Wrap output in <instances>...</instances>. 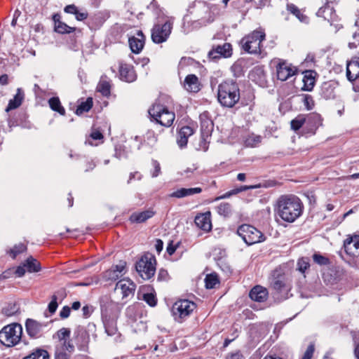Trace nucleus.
I'll return each mask as SVG.
<instances>
[{
    "label": "nucleus",
    "instance_id": "nucleus-1",
    "mask_svg": "<svg viewBox=\"0 0 359 359\" xmlns=\"http://www.w3.org/2000/svg\"><path fill=\"white\" fill-rule=\"evenodd\" d=\"M304 210L301 200L295 195H283L276 203L275 211L283 221L292 223L299 218Z\"/></svg>",
    "mask_w": 359,
    "mask_h": 359
},
{
    "label": "nucleus",
    "instance_id": "nucleus-2",
    "mask_svg": "<svg viewBox=\"0 0 359 359\" xmlns=\"http://www.w3.org/2000/svg\"><path fill=\"white\" fill-rule=\"evenodd\" d=\"M217 100L222 106L233 107L240 100V90L237 83L226 81L218 86Z\"/></svg>",
    "mask_w": 359,
    "mask_h": 359
},
{
    "label": "nucleus",
    "instance_id": "nucleus-3",
    "mask_svg": "<svg viewBox=\"0 0 359 359\" xmlns=\"http://www.w3.org/2000/svg\"><path fill=\"white\" fill-rule=\"evenodd\" d=\"M22 326L18 323H11L4 326L0 331V343L7 347L17 345L21 339Z\"/></svg>",
    "mask_w": 359,
    "mask_h": 359
},
{
    "label": "nucleus",
    "instance_id": "nucleus-4",
    "mask_svg": "<svg viewBox=\"0 0 359 359\" xmlns=\"http://www.w3.org/2000/svg\"><path fill=\"white\" fill-rule=\"evenodd\" d=\"M265 39V33L262 30H255L244 36L241 41L242 48L250 54L261 53V43Z\"/></svg>",
    "mask_w": 359,
    "mask_h": 359
},
{
    "label": "nucleus",
    "instance_id": "nucleus-5",
    "mask_svg": "<svg viewBox=\"0 0 359 359\" xmlns=\"http://www.w3.org/2000/svg\"><path fill=\"white\" fill-rule=\"evenodd\" d=\"M149 114L157 123L165 127H170L175 118L173 111L159 103H155L149 109Z\"/></svg>",
    "mask_w": 359,
    "mask_h": 359
},
{
    "label": "nucleus",
    "instance_id": "nucleus-6",
    "mask_svg": "<svg viewBox=\"0 0 359 359\" xmlns=\"http://www.w3.org/2000/svg\"><path fill=\"white\" fill-rule=\"evenodd\" d=\"M237 233L248 245L262 242L265 239L259 230L249 224L241 225L237 229Z\"/></svg>",
    "mask_w": 359,
    "mask_h": 359
},
{
    "label": "nucleus",
    "instance_id": "nucleus-7",
    "mask_svg": "<svg viewBox=\"0 0 359 359\" xmlns=\"http://www.w3.org/2000/svg\"><path fill=\"white\" fill-rule=\"evenodd\" d=\"M273 290V294L276 298L279 299H286L288 298V294L292 288V284L290 279L284 275H280L274 277L271 283Z\"/></svg>",
    "mask_w": 359,
    "mask_h": 359
},
{
    "label": "nucleus",
    "instance_id": "nucleus-8",
    "mask_svg": "<svg viewBox=\"0 0 359 359\" xmlns=\"http://www.w3.org/2000/svg\"><path fill=\"white\" fill-rule=\"evenodd\" d=\"M136 270L144 280H149L156 272V259L151 255H145L136 264Z\"/></svg>",
    "mask_w": 359,
    "mask_h": 359
},
{
    "label": "nucleus",
    "instance_id": "nucleus-9",
    "mask_svg": "<svg viewBox=\"0 0 359 359\" xmlns=\"http://www.w3.org/2000/svg\"><path fill=\"white\" fill-rule=\"evenodd\" d=\"M172 22L166 20L163 24H156L151 29V39L155 43H162L167 41L171 34Z\"/></svg>",
    "mask_w": 359,
    "mask_h": 359
},
{
    "label": "nucleus",
    "instance_id": "nucleus-10",
    "mask_svg": "<svg viewBox=\"0 0 359 359\" xmlns=\"http://www.w3.org/2000/svg\"><path fill=\"white\" fill-rule=\"evenodd\" d=\"M297 72V68L286 61L280 62L276 66L277 78L282 81H287Z\"/></svg>",
    "mask_w": 359,
    "mask_h": 359
},
{
    "label": "nucleus",
    "instance_id": "nucleus-11",
    "mask_svg": "<svg viewBox=\"0 0 359 359\" xmlns=\"http://www.w3.org/2000/svg\"><path fill=\"white\" fill-rule=\"evenodd\" d=\"M136 288L135 284L129 279L119 280L115 287V291L122 295V299L133 297Z\"/></svg>",
    "mask_w": 359,
    "mask_h": 359
},
{
    "label": "nucleus",
    "instance_id": "nucleus-12",
    "mask_svg": "<svg viewBox=\"0 0 359 359\" xmlns=\"http://www.w3.org/2000/svg\"><path fill=\"white\" fill-rule=\"evenodd\" d=\"M196 309L194 302L188 299H180L177 301L172 307V314H190Z\"/></svg>",
    "mask_w": 359,
    "mask_h": 359
},
{
    "label": "nucleus",
    "instance_id": "nucleus-13",
    "mask_svg": "<svg viewBox=\"0 0 359 359\" xmlns=\"http://www.w3.org/2000/svg\"><path fill=\"white\" fill-rule=\"evenodd\" d=\"M232 55L231 45L229 43H224L222 45L214 46L208 53L210 58L216 60L221 57H229Z\"/></svg>",
    "mask_w": 359,
    "mask_h": 359
},
{
    "label": "nucleus",
    "instance_id": "nucleus-14",
    "mask_svg": "<svg viewBox=\"0 0 359 359\" xmlns=\"http://www.w3.org/2000/svg\"><path fill=\"white\" fill-rule=\"evenodd\" d=\"M125 262H120L104 271L102 274V278L105 281H115L123 276Z\"/></svg>",
    "mask_w": 359,
    "mask_h": 359
},
{
    "label": "nucleus",
    "instance_id": "nucleus-15",
    "mask_svg": "<svg viewBox=\"0 0 359 359\" xmlns=\"http://www.w3.org/2000/svg\"><path fill=\"white\" fill-rule=\"evenodd\" d=\"M345 252L351 257L359 256V236L347 238L344 242Z\"/></svg>",
    "mask_w": 359,
    "mask_h": 359
},
{
    "label": "nucleus",
    "instance_id": "nucleus-16",
    "mask_svg": "<svg viewBox=\"0 0 359 359\" xmlns=\"http://www.w3.org/2000/svg\"><path fill=\"white\" fill-rule=\"evenodd\" d=\"M145 37L142 31H138L136 36L130 37L128 39L129 46L133 53H139L144 46Z\"/></svg>",
    "mask_w": 359,
    "mask_h": 359
},
{
    "label": "nucleus",
    "instance_id": "nucleus-17",
    "mask_svg": "<svg viewBox=\"0 0 359 359\" xmlns=\"http://www.w3.org/2000/svg\"><path fill=\"white\" fill-rule=\"evenodd\" d=\"M344 276V270L339 266H333L330 268L323 273L325 281H327L331 284L337 283Z\"/></svg>",
    "mask_w": 359,
    "mask_h": 359
},
{
    "label": "nucleus",
    "instance_id": "nucleus-18",
    "mask_svg": "<svg viewBox=\"0 0 359 359\" xmlns=\"http://www.w3.org/2000/svg\"><path fill=\"white\" fill-rule=\"evenodd\" d=\"M268 295L267 289L261 285L253 287L249 293L250 299L257 302H265L268 298Z\"/></svg>",
    "mask_w": 359,
    "mask_h": 359
},
{
    "label": "nucleus",
    "instance_id": "nucleus-19",
    "mask_svg": "<svg viewBox=\"0 0 359 359\" xmlns=\"http://www.w3.org/2000/svg\"><path fill=\"white\" fill-rule=\"evenodd\" d=\"M210 212H207L196 216L194 222L196 225L205 231H209L212 228Z\"/></svg>",
    "mask_w": 359,
    "mask_h": 359
},
{
    "label": "nucleus",
    "instance_id": "nucleus-20",
    "mask_svg": "<svg viewBox=\"0 0 359 359\" xmlns=\"http://www.w3.org/2000/svg\"><path fill=\"white\" fill-rule=\"evenodd\" d=\"M194 134V130L190 126H184L180 128L177 133V144L180 148L183 149L187 147L188 139Z\"/></svg>",
    "mask_w": 359,
    "mask_h": 359
},
{
    "label": "nucleus",
    "instance_id": "nucleus-21",
    "mask_svg": "<svg viewBox=\"0 0 359 359\" xmlns=\"http://www.w3.org/2000/svg\"><path fill=\"white\" fill-rule=\"evenodd\" d=\"M121 79L128 83L133 82L137 79L133 67L127 64H121L119 68Z\"/></svg>",
    "mask_w": 359,
    "mask_h": 359
},
{
    "label": "nucleus",
    "instance_id": "nucleus-22",
    "mask_svg": "<svg viewBox=\"0 0 359 359\" xmlns=\"http://www.w3.org/2000/svg\"><path fill=\"white\" fill-rule=\"evenodd\" d=\"M184 88L191 93H197L200 90V83L198 77L194 74H189L184 82Z\"/></svg>",
    "mask_w": 359,
    "mask_h": 359
},
{
    "label": "nucleus",
    "instance_id": "nucleus-23",
    "mask_svg": "<svg viewBox=\"0 0 359 359\" xmlns=\"http://www.w3.org/2000/svg\"><path fill=\"white\" fill-rule=\"evenodd\" d=\"M45 326L42 323L33 319H27L25 327L27 334L32 337H36L41 332L42 327Z\"/></svg>",
    "mask_w": 359,
    "mask_h": 359
},
{
    "label": "nucleus",
    "instance_id": "nucleus-24",
    "mask_svg": "<svg viewBox=\"0 0 359 359\" xmlns=\"http://www.w3.org/2000/svg\"><path fill=\"white\" fill-rule=\"evenodd\" d=\"M202 189L200 187L195 188H181L169 194L170 198H182L194 194H200Z\"/></svg>",
    "mask_w": 359,
    "mask_h": 359
},
{
    "label": "nucleus",
    "instance_id": "nucleus-25",
    "mask_svg": "<svg viewBox=\"0 0 359 359\" xmlns=\"http://www.w3.org/2000/svg\"><path fill=\"white\" fill-rule=\"evenodd\" d=\"M316 15L323 18L328 22L333 21L336 17L334 9L329 3H326L325 6L320 7L316 13Z\"/></svg>",
    "mask_w": 359,
    "mask_h": 359
},
{
    "label": "nucleus",
    "instance_id": "nucleus-26",
    "mask_svg": "<svg viewBox=\"0 0 359 359\" xmlns=\"http://www.w3.org/2000/svg\"><path fill=\"white\" fill-rule=\"evenodd\" d=\"M346 76L350 81H353L359 78V57L356 60L347 63Z\"/></svg>",
    "mask_w": 359,
    "mask_h": 359
},
{
    "label": "nucleus",
    "instance_id": "nucleus-27",
    "mask_svg": "<svg viewBox=\"0 0 359 359\" xmlns=\"http://www.w3.org/2000/svg\"><path fill=\"white\" fill-rule=\"evenodd\" d=\"M154 212L151 210H147L142 212H133L130 217V221L133 223H142L151 218Z\"/></svg>",
    "mask_w": 359,
    "mask_h": 359
},
{
    "label": "nucleus",
    "instance_id": "nucleus-28",
    "mask_svg": "<svg viewBox=\"0 0 359 359\" xmlns=\"http://www.w3.org/2000/svg\"><path fill=\"white\" fill-rule=\"evenodd\" d=\"M306 123L309 127V130L315 133L316 130L322 124V119L320 114L316 113L310 114L306 116Z\"/></svg>",
    "mask_w": 359,
    "mask_h": 359
},
{
    "label": "nucleus",
    "instance_id": "nucleus-29",
    "mask_svg": "<svg viewBox=\"0 0 359 359\" xmlns=\"http://www.w3.org/2000/svg\"><path fill=\"white\" fill-rule=\"evenodd\" d=\"M24 99V93L20 88L17 89V93L14 96L13 99L11 100L8 102V104L6 107V111H8L12 109H15L19 107L22 102Z\"/></svg>",
    "mask_w": 359,
    "mask_h": 359
},
{
    "label": "nucleus",
    "instance_id": "nucleus-30",
    "mask_svg": "<svg viewBox=\"0 0 359 359\" xmlns=\"http://www.w3.org/2000/svg\"><path fill=\"white\" fill-rule=\"evenodd\" d=\"M313 74L314 72L313 71H306L304 73V86L302 87L303 90L311 91L315 85V77Z\"/></svg>",
    "mask_w": 359,
    "mask_h": 359
},
{
    "label": "nucleus",
    "instance_id": "nucleus-31",
    "mask_svg": "<svg viewBox=\"0 0 359 359\" xmlns=\"http://www.w3.org/2000/svg\"><path fill=\"white\" fill-rule=\"evenodd\" d=\"M23 263L29 273H36L41 269L39 262L32 257H28Z\"/></svg>",
    "mask_w": 359,
    "mask_h": 359
},
{
    "label": "nucleus",
    "instance_id": "nucleus-32",
    "mask_svg": "<svg viewBox=\"0 0 359 359\" xmlns=\"http://www.w3.org/2000/svg\"><path fill=\"white\" fill-rule=\"evenodd\" d=\"M262 140V136L251 133L244 137V143L246 147H255L261 143Z\"/></svg>",
    "mask_w": 359,
    "mask_h": 359
},
{
    "label": "nucleus",
    "instance_id": "nucleus-33",
    "mask_svg": "<svg viewBox=\"0 0 359 359\" xmlns=\"http://www.w3.org/2000/svg\"><path fill=\"white\" fill-rule=\"evenodd\" d=\"M97 89L104 96L109 95L111 89L109 81L107 80L106 77H102L97 86Z\"/></svg>",
    "mask_w": 359,
    "mask_h": 359
},
{
    "label": "nucleus",
    "instance_id": "nucleus-34",
    "mask_svg": "<svg viewBox=\"0 0 359 359\" xmlns=\"http://www.w3.org/2000/svg\"><path fill=\"white\" fill-rule=\"evenodd\" d=\"M48 104L52 110L58 112L60 115H65V109L62 106L61 102L58 97H51L48 100Z\"/></svg>",
    "mask_w": 359,
    "mask_h": 359
},
{
    "label": "nucleus",
    "instance_id": "nucleus-35",
    "mask_svg": "<svg viewBox=\"0 0 359 359\" xmlns=\"http://www.w3.org/2000/svg\"><path fill=\"white\" fill-rule=\"evenodd\" d=\"M101 311L102 313H114L116 311L115 308L117 307L116 304L112 301H109L107 299H102L100 302Z\"/></svg>",
    "mask_w": 359,
    "mask_h": 359
},
{
    "label": "nucleus",
    "instance_id": "nucleus-36",
    "mask_svg": "<svg viewBox=\"0 0 359 359\" xmlns=\"http://www.w3.org/2000/svg\"><path fill=\"white\" fill-rule=\"evenodd\" d=\"M21 312L19 305L15 302L7 303L2 308V314H18Z\"/></svg>",
    "mask_w": 359,
    "mask_h": 359
},
{
    "label": "nucleus",
    "instance_id": "nucleus-37",
    "mask_svg": "<svg viewBox=\"0 0 359 359\" xmlns=\"http://www.w3.org/2000/svg\"><path fill=\"white\" fill-rule=\"evenodd\" d=\"M76 29L74 27H70L61 21L56 22L55 25V31L59 34H69Z\"/></svg>",
    "mask_w": 359,
    "mask_h": 359
},
{
    "label": "nucleus",
    "instance_id": "nucleus-38",
    "mask_svg": "<svg viewBox=\"0 0 359 359\" xmlns=\"http://www.w3.org/2000/svg\"><path fill=\"white\" fill-rule=\"evenodd\" d=\"M205 283L208 289L215 287V286L219 283L217 275L215 273L208 274L205 278Z\"/></svg>",
    "mask_w": 359,
    "mask_h": 359
},
{
    "label": "nucleus",
    "instance_id": "nucleus-39",
    "mask_svg": "<svg viewBox=\"0 0 359 359\" xmlns=\"http://www.w3.org/2000/svg\"><path fill=\"white\" fill-rule=\"evenodd\" d=\"M93 107V99L91 97L87 98L85 102H82L77 107L76 114L81 115L84 112L88 111Z\"/></svg>",
    "mask_w": 359,
    "mask_h": 359
},
{
    "label": "nucleus",
    "instance_id": "nucleus-40",
    "mask_svg": "<svg viewBox=\"0 0 359 359\" xmlns=\"http://www.w3.org/2000/svg\"><path fill=\"white\" fill-rule=\"evenodd\" d=\"M24 359H49V354L46 350L36 349L30 355L25 357Z\"/></svg>",
    "mask_w": 359,
    "mask_h": 359
},
{
    "label": "nucleus",
    "instance_id": "nucleus-41",
    "mask_svg": "<svg viewBox=\"0 0 359 359\" xmlns=\"http://www.w3.org/2000/svg\"><path fill=\"white\" fill-rule=\"evenodd\" d=\"M306 118L303 114L298 115L294 119L291 121V128L293 130H298L304 123H306Z\"/></svg>",
    "mask_w": 359,
    "mask_h": 359
},
{
    "label": "nucleus",
    "instance_id": "nucleus-42",
    "mask_svg": "<svg viewBox=\"0 0 359 359\" xmlns=\"http://www.w3.org/2000/svg\"><path fill=\"white\" fill-rule=\"evenodd\" d=\"M219 215L224 217H229L231 214V206L228 203H222L216 208Z\"/></svg>",
    "mask_w": 359,
    "mask_h": 359
},
{
    "label": "nucleus",
    "instance_id": "nucleus-43",
    "mask_svg": "<svg viewBox=\"0 0 359 359\" xmlns=\"http://www.w3.org/2000/svg\"><path fill=\"white\" fill-rule=\"evenodd\" d=\"M288 10L292 13H293L294 15H296V17L301 21V22H307V17L303 14L301 13L300 11L299 10V8L295 6L293 4H291V5H288Z\"/></svg>",
    "mask_w": 359,
    "mask_h": 359
},
{
    "label": "nucleus",
    "instance_id": "nucleus-44",
    "mask_svg": "<svg viewBox=\"0 0 359 359\" xmlns=\"http://www.w3.org/2000/svg\"><path fill=\"white\" fill-rule=\"evenodd\" d=\"M27 250V247L23 243H19L18 245H15L10 251V254L12 255L13 258H15V257L21 253Z\"/></svg>",
    "mask_w": 359,
    "mask_h": 359
},
{
    "label": "nucleus",
    "instance_id": "nucleus-45",
    "mask_svg": "<svg viewBox=\"0 0 359 359\" xmlns=\"http://www.w3.org/2000/svg\"><path fill=\"white\" fill-rule=\"evenodd\" d=\"M250 187H247V186H242L241 187V188L239 189H233L229 192H226V194H224V195L219 196V197H217L216 198V201L219 200V199H221V198H227L233 194H238L241 191H245V190H248V189H250Z\"/></svg>",
    "mask_w": 359,
    "mask_h": 359
},
{
    "label": "nucleus",
    "instance_id": "nucleus-46",
    "mask_svg": "<svg viewBox=\"0 0 359 359\" xmlns=\"http://www.w3.org/2000/svg\"><path fill=\"white\" fill-rule=\"evenodd\" d=\"M143 300H144L150 306H156L157 302L156 297L153 293L144 294Z\"/></svg>",
    "mask_w": 359,
    "mask_h": 359
},
{
    "label": "nucleus",
    "instance_id": "nucleus-47",
    "mask_svg": "<svg viewBox=\"0 0 359 359\" xmlns=\"http://www.w3.org/2000/svg\"><path fill=\"white\" fill-rule=\"evenodd\" d=\"M303 103L306 109L311 110L314 107V101L313 97L309 95H304Z\"/></svg>",
    "mask_w": 359,
    "mask_h": 359
},
{
    "label": "nucleus",
    "instance_id": "nucleus-48",
    "mask_svg": "<svg viewBox=\"0 0 359 359\" xmlns=\"http://www.w3.org/2000/svg\"><path fill=\"white\" fill-rule=\"evenodd\" d=\"M313 261L320 264V265H327L329 263L328 258L320 255V254H314L313 255Z\"/></svg>",
    "mask_w": 359,
    "mask_h": 359
},
{
    "label": "nucleus",
    "instance_id": "nucleus-49",
    "mask_svg": "<svg viewBox=\"0 0 359 359\" xmlns=\"http://www.w3.org/2000/svg\"><path fill=\"white\" fill-rule=\"evenodd\" d=\"M314 351H315V344H314V343H311L308 346V347H307L306 351L304 352L302 359H311L312 357H313Z\"/></svg>",
    "mask_w": 359,
    "mask_h": 359
},
{
    "label": "nucleus",
    "instance_id": "nucleus-50",
    "mask_svg": "<svg viewBox=\"0 0 359 359\" xmlns=\"http://www.w3.org/2000/svg\"><path fill=\"white\" fill-rule=\"evenodd\" d=\"M297 267L299 271L304 273L309 267V263L306 259L304 258L300 259L298 260Z\"/></svg>",
    "mask_w": 359,
    "mask_h": 359
},
{
    "label": "nucleus",
    "instance_id": "nucleus-51",
    "mask_svg": "<svg viewBox=\"0 0 359 359\" xmlns=\"http://www.w3.org/2000/svg\"><path fill=\"white\" fill-rule=\"evenodd\" d=\"M57 306L58 305L57 302V297L56 295H53L52 297V300L50 301L48 306V311L50 313H55L57 310Z\"/></svg>",
    "mask_w": 359,
    "mask_h": 359
},
{
    "label": "nucleus",
    "instance_id": "nucleus-52",
    "mask_svg": "<svg viewBox=\"0 0 359 359\" xmlns=\"http://www.w3.org/2000/svg\"><path fill=\"white\" fill-rule=\"evenodd\" d=\"M57 334L58 339L60 341H62V340L65 341V340H66L67 337H69L70 330L67 328H62L60 330H58Z\"/></svg>",
    "mask_w": 359,
    "mask_h": 359
},
{
    "label": "nucleus",
    "instance_id": "nucleus-53",
    "mask_svg": "<svg viewBox=\"0 0 359 359\" xmlns=\"http://www.w3.org/2000/svg\"><path fill=\"white\" fill-rule=\"evenodd\" d=\"M152 165L154 168V170L151 173L152 177H156L161 172V167L160 164L157 161H152Z\"/></svg>",
    "mask_w": 359,
    "mask_h": 359
},
{
    "label": "nucleus",
    "instance_id": "nucleus-54",
    "mask_svg": "<svg viewBox=\"0 0 359 359\" xmlns=\"http://www.w3.org/2000/svg\"><path fill=\"white\" fill-rule=\"evenodd\" d=\"M26 271H27V269H26L24 263H22L21 265H20L17 267V269H15V273L18 277H22L25 275Z\"/></svg>",
    "mask_w": 359,
    "mask_h": 359
},
{
    "label": "nucleus",
    "instance_id": "nucleus-55",
    "mask_svg": "<svg viewBox=\"0 0 359 359\" xmlns=\"http://www.w3.org/2000/svg\"><path fill=\"white\" fill-rule=\"evenodd\" d=\"M212 121L207 120L205 121H203L201 123V129L203 130V128L205 127V129L207 130V133H209L212 130Z\"/></svg>",
    "mask_w": 359,
    "mask_h": 359
},
{
    "label": "nucleus",
    "instance_id": "nucleus-56",
    "mask_svg": "<svg viewBox=\"0 0 359 359\" xmlns=\"http://www.w3.org/2000/svg\"><path fill=\"white\" fill-rule=\"evenodd\" d=\"M247 2H252L256 8L264 6L267 0H245Z\"/></svg>",
    "mask_w": 359,
    "mask_h": 359
},
{
    "label": "nucleus",
    "instance_id": "nucleus-57",
    "mask_svg": "<svg viewBox=\"0 0 359 359\" xmlns=\"http://www.w3.org/2000/svg\"><path fill=\"white\" fill-rule=\"evenodd\" d=\"M83 314H90L95 311V308L92 305L86 304L82 308Z\"/></svg>",
    "mask_w": 359,
    "mask_h": 359
},
{
    "label": "nucleus",
    "instance_id": "nucleus-58",
    "mask_svg": "<svg viewBox=\"0 0 359 359\" xmlns=\"http://www.w3.org/2000/svg\"><path fill=\"white\" fill-rule=\"evenodd\" d=\"M354 343V350L353 354L355 359H359V341H357L355 339H353Z\"/></svg>",
    "mask_w": 359,
    "mask_h": 359
},
{
    "label": "nucleus",
    "instance_id": "nucleus-59",
    "mask_svg": "<svg viewBox=\"0 0 359 359\" xmlns=\"http://www.w3.org/2000/svg\"><path fill=\"white\" fill-rule=\"evenodd\" d=\"M77 8L74 5H68L65 8V11L67 13L75 14L77 11Z\"/></svg>",
    "mask_w": 359,
    "mask_h": 359
},
{
    "label": "nucleus",
    "instance_id": "nucleus-60",
    "mask_svg": "<svg viewBox=\"0 0 359 359\" xmlns=\"http://www.w3.org/2000/svg\"><path fill=\"white\" fill-rule=\"evenodd\" d=\"M155 248L159 254L163 248V242L161 239H157L155 244Z\"/></svg>",
    "mask_w": 359,
    "mask_h": 359
},
{
    "label": "nucleus",
    "instance_id": "nucleus-61",
    "mask_svg": "<svg viewBox=\"0 0 359 359\" xmlns=\"http://www.w3.org/2000/svg\"><path fill=\"white\" fill-rule=\"evenodd\" d=\"M63 346L66 351L69 352H72L74 351V346L71 344L69 341L65 340L63 342Z\"/></svg>",
    "mask_w": 359,
    "mask_h": 359
},
{
    "label": "nucleus",
    "instance_id": "nucleus-62",
    "mask_svg": "<svg viewBox=\"0 0 359 359\" xmlns=\"http://www.w3.org/2000/svg\"><path fill=\"white\" fill-rule=\"evenodd\" d=\"M90 137H92V139L95 140H101L103 138L102 134L98 130L92 132V133L90 134Z\"/></svg>",
    "mask_w": 359,
    "mask_h": 359
},
{
    "label": "nucleus",
    "instance_id": "nucleus-63",
    "mask_svg": "<svg viewBox=\"0 0 359 359\" xmlns=\"http://www.w3.org/2000/svg\"><path fill=\"white\" fill-rule=\"evenodd\" d=\"M75 16H76V19L77 20H83L84 19H86L88 16V14L86 13H80L78 10L76 12V13L74 14Z\"/></svg>",
    "mask_w": 359,
    "mask_h": 359
},
{
    "label": "nucleus",
    "instance_id": "nucleus-64",
    "mask_svg": "<svg viewBox=\"0 0 359 359\" xmlns=\"http://www.w3.org/2000/svg\"><path fill=\"white\" fill-rule=\"evenodd\" d=\"M69 355L65 352L56 353L55 359H68Z\"/></svg>",
    "mask_w": 359,
    "mask_h": 359
}]
</instances>
